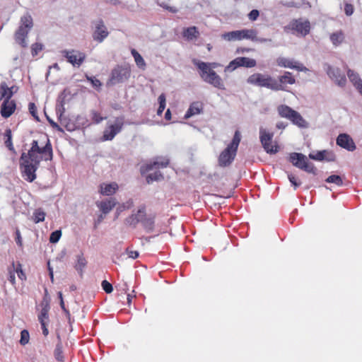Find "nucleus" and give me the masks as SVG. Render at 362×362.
I'll list each match as a JSON object with an SVG mask.
<instances>
[{"label": "nucleus", "instance_id": "nucleus-1", "mask_svg": "<svg viewBox=\"0 0 362 362\" xmlns=\"http://www.w3.org/2000/svg\"><path fill=\"white\" fill-rule=\"evenodd\" d=\"M241 140V134L238 130L235 132L233 138L228 146L221 153L218 157V164L221 167L229 166L234 160L238 146Z\"/></svg>", "mask_w": 362, "mask_h": 362}, {"label": "nucleus", "instance_id": "nucleus-2", "mask_svg": "<svg viewBox=\"0 0 362 362\" xmlns=\"http://www.w3.org/2000/svg\"><path fill=\"white\" fill-rule=\"evenodd\" d=\"M40 158H27L26 153H22L20 158V169L22 177L26 181L32 182L36 179L35 172L40 166Z\"/></svg>", "mask_w": 362, "mask_h": 362}, {"label": "nucleus", "instance_id": "nucleus-3", "mask_svg": "<svg viewBox=\"0 0 362 362\" xmlns=\"http://www.w3.org/2000/svg\"><path fill=\"white\" fill-rule=\"evenodd\" d=\"M33 27V20L29 13H26L21 17L20 25L14 34V38L21 47H26L28 46L26 38Z\"/></svg>", "mask_w": 362, "mask_h": 362}, {"label": "nucleus", "instance_id": "nucleus-4", "mask_svg": "<svg viewBox=\"0 0 362 362\" xmlns=\"http://www.w3.org/2000/svg\"><path fill=\"white\" fill-rule=\"evenodd\" d=\"M277 112L281 117L290 120L293 124L301 129H306L309 123L301 115L286 105H281L277 107Z\"/></svg>", "mask_w": 362, "mask_h": 362}, {"label": "nucleus", "instance_id": "nucleus-5", "mask_svg": "<svg viewBox=\"0 0 362 362\" xmlns=\"http://www.w3.org/2000/svg\"><path fill=\"white\" fill-rule=\"evenodd\" d=\"M247 82L249 84L267 88L274 91L282 89L281 85L278 84L277 80L269 75H264L260 73H255L250 76L247 79Z\"/></svg>", "mask_w": 362, "mask_h": 362}, {"label": "nucleus", "instance_id": "nucleus-6", "mask_svg": "<svg viewBox=\"0 0 362 362\" xmlns=\"http://www.w3.org/2000/svg\"><path fill=\"white\" fill-rule=\"evenodd\" d=\"M288 160L296 168L314 175L317 174V169L313 163L309 162L308 158L301 153H291Z\"/></svg>", "mask_w": 362, "mask_h": 362}, {"label": "nucleus", "instance_id": "nucleus-7", "mask_svg": "<svg viewBox=\"0 0 362 362\" xmlns=\"http://www.w3.org/2000/svg\"><path fill=\"white\" fill-rule=\"evenodd\" d=\"M131 75V69L124 66H117L112 70L108 83L116 85L127 81Z\"/></svg>", "mask_w": 362, "mask_h": 362}, {"label": "nucleus", "instance_id": "nucleus-8", "mask_svg": "<svg viewBox=\"0 0 362 362\" xmlns=\"http://www.w3.org/2000/svg\"><path fill=\"white\" fill-rule=\"evenodd\" d=\"M323 67L328 76L334 81L337 86L340 87H344L346 86V76L339 68L332 66L327 63L324 64Z\"/></svg>", "mask_w": 362, "mask_h": 362}, {"label": "nucleus", "instance_id": "nucleus-9", "mask_svg": "<svg viewBox=\"0 0 362 362\" xmlns=\"http://www.w3.org/2000/svg\"><path fill=\"white\" fill-rule=\"evenodd\" d=\"M61 54L69 63L76 67H79L86 59V54L77 49H63Z\"/></svg>", "mask_w": 362, "mask_h": 362}, {"label": "nucleus", "instance_id": "nucleus-10", "mask_svg": "<svg viewBox=\"0 0 362 362\" xmlns=\"http://www.w3.org/2000/svg\"><path fill=\"white\" fill-rule=\"evenodd\" d=\"M274 133L267 132L264 129H259V139L262 147L267 153L274 154L278 152V146L272 145Z\"/></svg>", "mask_w": 362, "mask_h": 362}, {"label": "nucleus", "instance_id": "nucleus-11", "mask_svg": "<svg viewBox=\"0 0 362 362\" xmlns=\"http://www.w3.org/2000/svg\"><path fill=\"white\" fill-rule=\"evenodd\" d=\"M200 76L206 83L220 90H224L225 86L222 78L214 71H201Z\"/></svg>", "mask_w": 362, "mask_h": 362}, {"label": "nucleus", "instance_id": "nucleus-12", "mask_svg": "<svg viewBox=\"0 0 362 362\" xmlns=\"http://www.w3.org/2000/svg\"><path fill=\"white\" fill-rule=\"evenodd\" d=\"M124 125V117H117L114 124L109 125L104 131L103 139L104 141H111L119 133Z\"/></svg>", "mask_w": 362, "mask_h": 362}, {"label": "nucleus", "instance_id": "nucleus-13", "mask_svg": "<svg viewBox=\"0 0 362 362\" xmlns=\"http://www.w3.org/2000/svg\"><path fill=\"white\" fill-rule=\"evenodd\" d=\"M94 31L92 37L94 41L101 43L108 36L109 32L102 19H98L93 22Z\"/></svg>", "mask_w": 362, "mask_h": 362}, {"label": "nucleus", "instance_id": "nucleus-14", "mask_svg": "<svg viewBox=\"0 0 362 362\" xmlns=\"http://www.w3.org/2000/svg\"><path fill=\"white\" fill-rule=\"evenodd\" d=\"M146 215V206L142 204L139 206L136 211H133L130 216L125 218L124 223L135 228L139 223H141Z\"/></svg>", "mask_w": 362, "mask_h": 362}, {"label": "nucleus", "instance_id": "nucleus-15", "mask_svg": "<svg viewBox=\"0 0 362 362\" xmlns=\"http://www.w3.org/2000/svg\"><path fill=\"white\" fill-rule=\"evenodd\" d=\"M257 64L256 60L245 57H237L232 60L226 67L225 71H234L238 67L244 66L247 68H252Z\"/></svg>", "mask_w": 362, "mask_h": 362}, {"label": "nucleus", "instance_id": "nucleus-16", "mask_svg": "<svg viewBox=\"0 0 362 362\" xmlns=\"http://www.w3.org/2000/svg\"><path fill=\"white\" fill-rule=\"evenodd\" d=\"M170 160L168 158L163 156L156 157L153 161L141 167V173H144L160 168H166Z\"/></svg>", "mask_w": 362, "mask_h": 362}, {"label": "nucleus", "instance_id": "nucleus-17", "mask_svg": "<svg viewBox=\"0 0 362 362\" xmlns=\"http://www.w3.org/2000/svg\"><path fill=\"white\" fill-rule=\"evenodd\" d=\"M336 142L338 146L349 151H354L356 148L354 140L347 134H340L337 136Z\"/></svg>", "mask_w": 362, "mask_h": 362}, {"label": "nucleus", "instance_id": "nucleus-18", "mask_svg": "<svg viewBox=\"0 0 362 362\" xmlns=\"http://www.w3.org/2000/svg\"><path fill=\"white\" fill-rule=\"evenodd\" d=\"M291 29L305 36L310 33V24L308 21H302L301 19L293 20L291 23Z\"/></svg>", "mask_w": 362, "mask_h": 362}, {"label": "nucleus", "instance_id": "nucleus-19", "mask_svg": "<svg viewBox=\"0 0 362 362\" xmlns=\"http://www.w3.org/2000/svg\"><path fill=\"white\" fill-rule=\"evenodd\" d=\"M16 103L14 100L5 99L1 107V115L4 118L9 117L16 110Z\"/></svg>", "mask_w": 362, "mask_h": 362}, {"label": "nucleus", "instance_id": "nucleus-20", "mask_svg": "<svg viewBox=\"0 0 362 362\" xmlns=\"http://www.w3.org/2000/svg\"><path fill=\"white\" fill-rule=\"evenodd\" d=\"M37 153L43 155V156H42V159H44L46 161L52 160L53 150H52V146L51 142L48 138H47V143L45 145V146L40 147L39 151L36 152V154Z\"/></svg>", "mask_w": 362, "mask_h": 362}, {"label": "nucleus", "instance_id": "nucleus-21", "mask_svg": "<svg viewBox=\"0 0 362 362\" xmlns=\"http://www.w3.org/2000/svg\"><path fill=\"white\" fill-rule=\"evenodd\" d=\"M347 76L356 89L361 93L362 91V80L359 74L354 70L349 69L347 70Z\"/></svg>", "mask_w": 362, "mask_h": 362}, {"label": "nucleus", "instance_id": "nucleus-22", "mask_svg": "<svg viewBox=\"0 0 362 362\" xmlns=\"http://www.w3.org/2000/svg\"><path fill=\"white\" fill-rule=\"evenodd\" d=\"M277 81L278 84H281L282 87V89H279V90H286L285 84L293 85L296 83V79L291 72L285 71L283 75L279 76Z\"/></svg>", "mask_w": 362, "mask_h": 362}, {"label": "nucleus", "instance_id": "nucleus-23", "mask_svg": "<svg viewBox=\"0 0 362 362\" xmlns=\"http://www.w3.org/2000/svg\"><path fill=\"white\" fill-rule=\"evenodd\" d=\"M203 109H204L203 104L201 102H199V101L193 102L190 105L187 111L186 112V113L185 115V118L188 119L195 115L200 114L201 112H203Z\"/></svg>", "mask_w": 362, "mask_h": 362}, {"label": "nucleus", "instance_id": "nucleus-24", "mask_svg": "<svg viewBox=\"0 0 362 362\" xmlns=\"http://www.w3.org/2000/svg\"><path fill=\"white\" fill-rule=\"evenodd\" d=\"M76 258V263L74 265V268L77 271L79 276L82 277L83 274V270L87 265V260L86 259L83 252H80V254L77 255Z\"/></svg>", "mask_w": 362, "mask_h": 362}, {"label": "nucleus", "instance_id": "nucleus-25", "mask_svg": "<svg viewBox=\"0 0 362 362\" xmlns=\"http://www.w3.org/2000/svg\"><path fill=\"white\" fill-rule=\"evenodd\" d=\"M155 215H148L141 221V226L146 233H152L155 229Z\"/></svg>", "mask_w": 362, "mask_h": 362}, {"label": "nucleus", "instance_id": "nucleus-26", "mask_svg": "<svg viewBox=\"0 0 362 362\" xmlns=\"http://www.w3.org/2000/svg\"><path fill=\"white\" fill-rule=\"evenodd\" d=\"M115 205V199L114 198H110L109 199L102 201L100 204H98V206L103 214H107L112 211Z\"/></svg>", "mask_w": 362, "mask_h": 362}, {"label": "nucleus", "instance_id": "nucleus-27", "mask_svg": "<svg viewBox=\"0 0 362 362\" xmlns=\"http://www.w3.org/2000/svg\"><path fill=\"white\" fill-rule=\"evenodd\" d=\"M118 185L116 182L100 185V193L105 196L114 194L118 189Z\"/></svg>", "mask_w": 362, "mask_h": 362}, {"label": "nucleus", "instance_id": "nucleus-28", "mask_svg": "<svg viewBox=\"0 0 362 362\" xmlns=\"http://www.w3.org/2000/svg\"><path fill=\"white\" fill-rule=\"evenodd\" d=\"M199 35V33L195 26L186 28L183 31V36L188 40L197 39Z\"/></svg>", "mask_w": 362, "mask_h": 362}, {"label": "nucleus", "instance_id": "nucleus-29", "mask_svg": "<svg viewBox=\"0 0 362 362\" xmlns=\"http://www.w3.org/2000/svg\"><path fill=\"white\" fill-rule=\"evenodd\" d=\"M344 34L341 30L333 33L330 35L329 39L334 46L340 45L344 40Z\"/></svg>", "mask_w": 362, "mask_h": 362}, {"label": "nucleus", "instance_id": "nucleus-30", "mask_svg": "<svg viewBox=\"0 0 362 362\" xmlns=\"http://www.w3.org/2000/svg\"><path fill=\"white\" fill-rule=\"evenodd\" d=\"M242 33L240 30H234L223 33L221 37L223 40L227 41H235L242 40Z\"/></svg>", "mask_w": 362, "mask_h": 362}, {"label": "nucleus", "instance_id": "nucleus-31", "mask_svg": "<svg viewBox=\"0 0 362 362\" xmlns=\"http://www.w3.org/2000/svg\"><path fill=\"white\" fill-rule=\"evenodd\" d=\"M327 153L326 150L317 151V153H310L309 158L313 160L322 161L326 160L327 161H333L334 160V156L329 158H325V154Z\"/></svg>", "mask_w": 362, "mask_h": 362}, {"label": "nucleus", "instance_id": "nucleus-32", "mask_svg": "<svg viewBox=\"0 0 362 362\" xmlns=\"http://www.w3.org/2000/svg\"><path fill=\"white\" fill-rule=\"evenodd\" d=\"M58 343L56 344V347L54 351V356L55 359L59 362L64 361V355L62 351V344L59 335H57Z\"/></svg>", "mask_w": 362, "mask_h": 362}, {"label": "nucleus", "instance_id": "nucleus-33", "mask_svg": "<svg viewBox=\"0 0 362 362\" xmlns=\"http://www.w3.org/2000/svg\"><path fill=\"white\" fill-rule=\"evenodd\" d=\"M39 145L37 140H33L31 143V148L28 151V152L26 153V158H40L42 159V157L38 156L36 155V152L39 151Z\"/></svg>", "mask_w": 362, "mask_h": 362}, {"label": "nucleus", "instance_id": "nucleus-34", "mask_svg": "<svg viewBox=\"0 0 362 362\" xmlns=\"http://www.w3.org/2000/svg\"><path fill=\"white\" fill-rule=\"evenodd\" d=\"M196 65L200 71H208L209 69L214 71V69L220 66V64L216 62L207 63L204 62H198L196 63Z\"/></svg>", "mask_w": 362, "mask_h": 362}, {"label": "nucleus", "instance_id": "nucleus-35", "mask_svg": "<svg viewBox=\"0 0 362 362\" xmlns=\"http://www.w3.org/2000/svg\"><path fill=\"white\" fill-rule=\"evenodd\" d=\"M241 33L242 40L249 39L255 42L257 35V31L255 29H243L241 30Z\"/></svg>", "mask_w": 362, "mask_h": 362}, {"label": "nucleus", "instance_id": "nucleus-36", "mask_svg": "<svg viewBox=\"0 0 362 362\" xmlns=\"http://www.w3.org/2000/svg\"><path fill=\"white\" fill-rule=\"evenodd\" d=\"M276 63L281 67L292 69L294 67L295 61L285 57H279L276 59Z\"/></svg>", "mask_w": 362, "mask_h": 362}, {"label": "nucleus", "instance_id": "nucleus-37", "mask_svg": "<svg viewBox=\"0 0 362 362\" xmlns=\"http://www.w3.org/2000/svg\"><path fill=\"white\" fill-rule=\"evenodd\" d=\"M4 136L6 138L5 140V146L9 151L15 152V149L12 143V132L11 129H6L4 132Z\"/></svg>", "mask_w": 362, "mask_h": 362}, {"label": "nucleus", "instance_id": "nucleus-38", "mask_svg": "<svg viewBox=\"0 0 362 362\" xmlns=\"http://www.w3.org/2000/svg\"><path fill=\"white\" fill-rule=\"evenodd\" d=\"M45 213L42 209L35 210L33 215V220L35 223L42 222L45 218Z\"/></svg>", "mask_w": 362, "mask_h": 362}, {"label": "nucleus", "instance_id": "nucleus-39", "mask_svg": "<svg viewBox=\"0 0 362 362\" xmlns=\"http://www.w3.org/2000/svg\"><path fill=\"white\" fill-rule=\"evenodd\" d=\"M131 52L134 58L136 65L139 68H144L146 66V63L141 55L134 49H133Z\"/></svg>", "mask_w": 362, "mask_h": 362}, {"label": "nucleus", "instance_id": "nucleus-40", "mask_svg": "<svg viewBox=\"0 0 362 362\" xmlns=\"http://www.w3.org/2000/svg\"><path fill=\"white\" fill-rule=\"evenodd\" d=\"M163 179V175L160 171H156L153 173L149 174L146 177L147 183L150 184L153 181H158Z\"/></svg>", "mask_w": 362, "mask_h": 362}, {"label": "nucleus", "instance_id": "nucleus-41", "mask_svg": "<svg viewBox=\"0 0 362 362\" xmlns=\"http://www.w3.org/2000/svg\"><path fill=\"white\" fill-rule=\"evenodd\" d=\"M49 310V305L47 303L44 305L38 315V320L40 323L45 322V320L48 319V312Z\"/></svg>", "mask_w": 362, "mask_h": 362}, {"label": "nucleus", "instance_id": "nucleus-42", "mask_svg": "<svg viewBox=\"0 0 362 362\" xmlns=\"http://www.w3.org/2000/svg\"><path fill=\"white\" fill-rule=\"evenodd\" d=\"M158 103H159V107L157 110V115L160 116L165 107V94L164 93L160 94L158 98Z\"/></svg>", "mask_w": 362, "mask_h": 362}, {"label": "nucleus", "instance_id": "nucleus-43", "mask_svg": "<svg viewBox=\"0 0 362 362\" xmlns=\"http://www.w3.org/2000/svg\"><path fill=\"white\" fill-rule=\"evenodd\" d=\"M325 181L328 183H334L337 186H341L343 185V180L338 175H332L329 176Z\"/></svg>", "mask_w": 362, "mask_h": 362}, {"label": "nucleus", "instance_id": "nucleus-44", "mask_svg": "<svg viewBox=\"0 0 362 362\" xmlns=\"http://www.w3.org/2000/svg\"><path fill=\"white\" fill-rule=\"evenodd\" d=\"M85 76H86V79L90 82V83L93 88H97V89L100 88V87L102 86V83L100 82V80L96 78L95 76H90L88 74H86Z\"/></svg>", "mask_w": 362, "mask_h": 362}, {"label": "nucleus", "instance_id": "nucleus-45", "mask_svg": "<svg viewBox=\"0 0 362 362\" xmlns=\"http://www.w3.org/2000/svg\"><path fill=\"white\" fill-rule=\"evenodd\" d=\"M62 236L61 230H56L53 231L49 236V242L51 243H57Z\"/></svg>", "mask_w": 362, "mask_h": 362}, {"label": "nucleus", "instance_id": "nucleus-46", "mask_svg": "<svg viewBox=\"0 0 362 362\" xmlns=\"http://www.w3.org/2000/svg\"><path fill=\"white\" fill-rule=\"evenodd\" d=\"M44 45L42 43L35 42L31 46V54L33 57L38 54V53L42 50Z\"/></svg>", "mask_w": 362, "mask_h": 362}, {"label": "nucleus", "instance_id": "nucleus-47", "mask_svg": "<svg viewBox=\"0 0 362 362\" xmlns=\"http://www.w3.org/2000/svg\"><path fill=\"white\" fill-rule=\"evenodd\" d=\"M28 109H29L30 113L34 117V119L36 121L39 122L40 118L37 115V107H36L35 104L34 103H30L28 105Z\"/></svg>", "mask_w": 362, "mask_h": 362}, {"label": "nucleus", "instance_id": "nucleus-48", "mask_svg": "<svg viewBox=\"0 0 362 362\" xmlns=\"http://www.w3.org/2000/svg\"><path fill=\"white\" fill-rule=\"evenodd\" d=\"M29 332L26 329H23L21 332L20 343L21 345H25L29 341Z\"/></svg>", "mask_w": 362, "mask_h": 362}, {"label": "nucleus", "instance_id": "nucleus-49", "mask_svg": "<svg viewBox=\"0 0 362 362\" xmlns=\"http://www.w3.org/2000/svg\"><path fill=\"white\" fill-rule=\"evenodd\" d=\"M90 114H91V119L95 124H99L103 119H105L106 118V117H101L100 113H98V112H96L95 110H92Z\"/></svg>", "mask_w": 362, "mask_h": 362}, {"label": "nucleus", "instance_id": "nucleus-50", "mask_svg": "<svg viewBox=\"0 0 362 362\" xmlns=\"http://www.w3.org/2000/svg\"><path fill=\"white\" fill-rule=\"evenodd\" d=\"M288 178L291 185L294 187V189H296L301 185V182L300 181H298L297 177L292 173L288 174Z\"/></svg>", "mask_w": 362, "mask_h": 362}, {"label": "nucleus", "instance_id": "nucleus-51", "mask_svg": "<svg viewBox=\"0 0 362 362\" xmlns=\"http://www.w3.org/2000/svg\"><path fill=\"white\" fill-rule=\"evenodd\" d=\"M6 92H8V86L6 82L3 81L0 83V101L4 98H6Z\"/></svg>", "mask_w": 362, "mask_h": 362}, {"label": "nucleus", "instance_id": "nucleus-52", "mask_svg": "<svg viewBox=\"0 0 362 362\" xmlns=\"http://www.w3.org/2000/svg\"><path fill=\"white\" fill-rule=\"evenodd\" d=\"M103 289L107 293H110L113 291L112 285L107 280H103L101 283Z\"/></svg>", "mask_w": 362, "mask_h": 362}, {"label": "nucleus", "instance_id": "nucleus-53", "mask_svg": "<svg viewBox=\"0 0 362 362\" xmlns=\"http://www.w3.org/2000/svg\"><path fill=\"white\" fill-rule=\"evenodd\" d=\"M56 112H57V114L59 115V117H62V115L64 113L65 107H64V103L63 100L57 104Z\"/></svg>", "mask_w": 362, "mask_h": 362}, {"label": "nucleus", "instance_id": "nucleus-54", "mask_svg": "<svg viewBox=\"0 0 362 362\" xmlns=\"http://www.w3.org/2000/svg\"><path fill=\"white\" fill-rule=\"evenodd\" d=\"M354 6L349 3L344 4V12L347 16H350L354 13Z\"/></svg>", "mask_w": 362, "mask_h": 362}, {"label": "nucleus", "instance_id": "nucleus-55", "mask_svg": "<svg viewBox=\"0 0 362 362\" xmlns=\"http://www.w3.org/2000/svg\"><path fill=\"white\" fill-rule=\"evenodd\" d=\"M259 12L258 10L257 9H253L249 13H248V18L252 21H255L257 19V18L259 17Z\"/></svg>", "mask_w": 362, "mask_h": 362}, {"label": "nucleus", "instance_id": "nucleus-56", "mask_svg": "<svg viewBox=\"0 0 362 362\" xmlns=\"http://www.w3.org/2000/svg\"><path fill=\"white\" fill-rule=\"evenodd\" d=\"M45 115H46V117H47V121L49 122V123L50 124V125H51L53 128L56 129H57V131H59V132H64L63 129H62V127H60L57 123H56L55 122H54V121H53V120H52V119L49 116H47L46 114H45Z\"/></svg>", "mask_w": 362, "mask_h": 362}, {"label": "nucleus", "instance_id": "nucleus-57", "mask_svg": "<svg viewBox=\"0 0 362 362\" xmlns=\"http://www.w3.org/2000/svg\"><path fill=\"white\" fill-rule=\"evenodd\" d=\"M159 6H161L162 8H163L164 9H166L168 10V11L173 13H176L178 10L177 9V8L174 7V6H168L165 3L163 2L161 4H159Z\"/></svg>", "mask_w": 362, "mask_h": 362}, {"label": "nucleus", "instance_id": "nucleus-58", "mask_svg": "<svg viewBox=\"0 0 362 362\" xmlns=\"http://www.w3.org/2000/svg\"><path fill=\"white\" fill-rule=\"evenodd\" d=\"M15 234H16V244L19 246V247H22L23 245V242H22V238H21V232L18 229H16V232H15Z\"/></svg>", "mask_w": 362, "mask_h": 362}, {"label": "nucleus", "instance_id": "nucleus-59", "mask_svg": "<svg viewBox=\"0 0 362 362\" xmlns=\"http://www.w3.org/2000/svg\"><path fill=\"white\" fill-rule=\"evenodd\" d=\"M126 252L128 254L129 257L133 259H136L139 255L138 251L129 250L128 248L126 250Z\"/></svg>", "mask_w": 362, "mask_h": 362}, {"label": "nucleus", "instance_id": "nucleus-60", "mask_svg": "<svg viewBox=\"0 0 362 362\" xmlns=\"http://www.w3.org/2000/svg\"><path fill=\"white\" fill-rule=\"evenodd\" d=\"M292 69H296L297 71H307V68L304 66L303 64L298 63L297 62H295L294 67H293Z\"/></svg>", "mask_w": 362, "mask_h": 362}, {"label": "nucleus", "instance_id": "nucleus-61", "mask_svg": "<svg viewBox=\"0 0 362 362\" xmlns=\"http://www.w3.org/2000/svg\"><path fill=\"white\" fill-rule=\"evenodd\" d=\"M134 206V201L132 199H129L126 202L123 203L122 207L124 209H129Z\"/></svg>", "mask_w": 362, "mask_h": 362}, {"label": "nucleus", "instance_id": "nucleus-62", "mask_svg": "<svg viewBox=\"0 0 362 362\" xmlns=\"http://www.w3.org/2000/svg\"><path fill=\"white\" fill-rule=\"evenodd\" d=\"M14 89L16 90V86H12L11 88H8V92H6V99H8V100H10V98L13 96V93H14Z\"/></svg>", "mask_w": 362, "mask_h": 362}, {"label": "nucleus", "instance_id": "nucleus-63", "mask_svg": "<svg viewBox=\"0 0 362 362\" xmlns=\"http://www.w3.org/2000/svg\"><path fill=\"white\" fill-rule=\"evenodd\" d=\"M41 325V327H42V334L45 335V336H47L48 334H49V331H48V329L47 327V324L46 322H42L40 323Z\"/></svg>", "mask_w": 362, "mask_h": 362}, {"label": "nucleus", "instance_id": "nucleus-64", "mask_svg": "<svg viewBox=\"0 0 362 362\" xmlns=\"http://www.w3.org/2000/svg\"><path fill=\"white\" fill-rule=\"evenodd\" d=\"M288 126V124L284 122H279L276 123V127L279 129H284Z\"/></svg>", "mask_w": 362, "mask_h": 362}]
</instances>
